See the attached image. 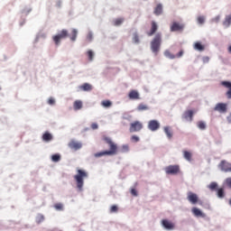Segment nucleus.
<instances>
[{
  "mask_svg": "<svg viewBox=\"0 0 231 231\" xmlns=\"http://www.w3.org/2000/svg\"><path fill=\"white\" fill-rule=\"evenodd\" d=\"M133 42L135 44H138L140 42V37L138 36V33H136V32L134 33Z\"/></svg>",
  "mask_w": 231,
  "mask_h": 231,
  "instance_id": "473e14b6",
  "label": "nucleus"
},
{
  "mask_svg": "<svg viewBox=\"0 0 231 231\" xmlns=\"http://www.w3.org/2000/svg\"><path fill=\"white\" fill-rule=\"evenodd\" d=\"M110 212H111V214H113V213H115V212H118V207L117 206H112L111 208H110Z\"/></svg>",
  "mask_w": 231,
  "mask_h": 231,
  "instance_id": "79ce46f5",
  "label": "nucleus"
},
{
  "mask_svg": "<svg viewBox=\"0 0 231 231\" xmlns=\"http://www.w3.org/2000/svg\"><path fill=\"white\" fill-rule=\"evenodd\" d=\"M120 152H129V145L124 144V145L121 147Z\"/></svg>",
  "mask_w": 231,
  "mask_h": 231,
  "instance_id": "e433bc0d",
  "label": "nucleus"
},
{
  "mask_svg": "<svg viewBox=\"0 0 231 231\" xmlns=\"http://www.w3.org/2000/svg\"><path fill=\"white\" fill-rule=\"evenodd\" d=\"M225 183H226V187H228L229 189H231V177L226 179Z\"/></svg>",
  "mask_w": 231,
  "mask_h": 231,
  "instance_id": "37998d69",
  "label": "nucleus"
},
{
  "mask_svg": "<svg viewBox=\"0 0 231 231\" xmlns=\"http://www.w3.org/2000/svg\"><path fill=\"white\" fill-rule=\"evenodd\" d=\"M42 140L43 142H51V140H53V134H51L50 132H45L42 134Z\"/></svg>",
  "mask_w": 231,
  "mask_h": 231,
  "instance_id": "aec40b11",
  "label": "nucleus"
},
{
  "mask_svg": "<svg viewBox=\"0 0 231 231\" xmlns=\"http://www.w3.org/2000/svg\"><path fill=\"white\" fill-rule=\"evenodd\" d=\"M209 60H210V58H208V57H204L203 58L204 62H208Z\"/></svg>",
  "mask_w": 231,
  "mask_h": 231,
  "instance_id": "603ef678",
  "label": "nucleus"
},
{
  "mask_svg": "<svg viewBox=\"0 0 231 231\" xmlns=\"http://www.w3.org/2000/svg\"><path fill=\"white\" fill-rule=\"evenodd\" d=\"M191 212L196 216V217H205L203 212L198 208H192Z\"/></svg>",
  "mask_w": 231,
  "mask_h": 231,
  "instance_id": "f3484780",
  "label": "nucleus"
},
{
  "mask_svg": "<svg viewBox=\"0 0 231 231\" xmlns=\"http://www.w3.org/2000/svg\"><path fill=\"white\" fill-rule=\"evenodd\" d=\"M69 32L68 30L63 29L60 33H58L57 35H54L52 37L53 42H55L56 46H59L60 44V41H62V39H66V37H68Z\"/></svg>",
  "mask_w": 231,
  "mask_h": 231,
  "instance_id": "20e7f679",
  "label": "nucleus"
},
{
  "mask_svg": "<svg viewBox=\"0 0 231 231\" xmlns=\"http://www.w3.org/2000/svg\"><path fill=\"white\" fill-rule=\"evenodd\" d=\"M162 46V33L158 32L151 42V50L154 55H158Z\"/></svg>",
  "mask_w": 231,
  "mask_h": 231,
  "instance_id": "f03ea898",
  "label": "nucleus"
},
{
  "mask_svg": "<svg viewBox=\"0 0 231 231\" xmlns=\"http://www.w3.org/2000/svg\"><path fill=\"white\" fill-rule=\"evenodd\" d=\"M176 57H178V59H180V57H183V51H180Z\"/></svg>",
  "mask_w": 231,
  "mask_h": 231,
  "instance_id": "3c124183",
  "label": "nucleus"
},
{
  "mask_svg": "<svg viewBox=\"0 0 231 231\" xmlns=\"http://www.w3.org/2000/svg\"><path fill=\"white\" fill-rule=\"evenodd\" d=\"M73 107H74L75 111H79V109H80L82 107V101L76 100L73 104Z\"/></svg>",
  "mask_w": 231,
  "mask_h": 231,
  "instance_id": "b1692460",
  "label": "nucleus"
},
{
  "mask_svg": "<svg viewBox=\"0 0 231 231\" xmlns=\"http://www.w3.org/2000/svg\"><path fill=\"white\" fill-rule=\"evenodd\" d=\"M162 226H164V228H166V230H174V225L172 224V222L167 219H163L162 221Z\"/></svg>",
  "mask_w": 231,
  "mask_h": 231,
  "instance_id": "2eb2a0df",
  "label": "nucleus"
},
{
  "mask_svg": "<svg viewBox=\"0 0 231 231\" xmlns=\"http://www.w3.org/2000/svg\"><path fill=\"white\" fill-rule=\"evenodd\" d=\"M183 154H184L185 160H187L188 162H191L192 161V153L190 152L184 151Z\"/></svg>",
  "mask_w": 231,
  "mask_h": 231,
  "instance_id": "bb28decb",
  "label": "nucleus"
},
{
  "mask_svg": "<svg viewBox=\"0 0 231 231\" xmlns=\"http://www.w3.org/2000/svg\"><path fill=\"white\" fill-rule=\"evenodd\" d=\"M86 178H88L86 171L80 169L77 170V174L74 175V180L79 192H82V189H84V180H86Z\"/></svg>",
  "mask_w": 231,
  "mask_h": 231,
  "instance_id": "f257e3e1",
  "label": "nucleus"
},
{
  "mask_svg": "<svg viewBox=\"0 0 231 231\" xmlns=\"http://www.w3.org/2000/svg\"><path fill=\"white\" fill-rule=\"evenodd\" d=\"M228 52L231 53V45L228 47Z\"/></svg>",
  "mask_w": 231,
  "mask_h": 231,
  "instance_id": "5fc2aeb1",
  "label": "nucleus"
},
{
  "mask_svg": "<svg viewBox=\"0 0 231 231\" xmlns=\"http://www.w3.org/2000/svg\"><path fill=\"white\" fill-rule=\"evenodd\" d=\"M95 158H100L102 156H107V151L99 152L94 154Z\"/></svg>",
  "mask_w": 231,
  "mask_h": 231,
  "instance_id": "7c9ffc66",
  "label": "nucleus"
},
{
  "mask_svg": "<svg viewBox=\"0 0 231 231\" xmlns=\"http://www.w3.org/2000/svg\"><path fill=\"white\" fill-rule=\"evenodd\" d=\"M131 194H132V196H135V197L138 196V192L134 189H131Z\"/></svg>",
  "mask_w": 231,
  "mask_h": 231,
  "instance_id": "09e8293b",
  "label": "nucleus"
},
{
  "mask_svg": "<svg viewBox=\"0 0 231 231\" xmlns=\"http://www.w3.org/2000/svg\"><path fill=\"white\" fill-rule=\"evenodd\" d=\"M132 141L133 142H140V137L136 136V135H133L132 136Z\"/></svg>",
  "mask_w": 231,
  "mask_h": 231,
  "instance_id": "49530a36",
  "label": "nucleus"
},
{
  "mask_svg": "<svg viewBox=\"0 0 231 231\" xmlns=\"http://www.w3.org/2000/svg\"><path fill=\"white\" fill-rule=\"evenodd\" d=\"M130 100H140V93L136 90H131L128 94Z\"/></svg>",
  "mask_w": 231,
  "mask_h": 231,
  "instance_id": "dca6fc26",
  "label": "nucleus"
},
{
  "mask_svg": "<svg viewBox=\"0 0 231 231\" xmlns=\"http://www.w3.org/2000/svg\"><path fill=\"white\" fill-rule=\"evenodd\" d=\"M142 129H143V124H142L140 121H134L130 124V133H140Z\"/></svg>",
  "mask_w": 231,
  "mask_h": 231,
  "instance_id": "39448f33",
  "label": "nucleus"
},
{
  "mask_svg": "<svg viewBox=\"0 0 231 231\" xmlns=\"http://www.w3.org/2000/svg\"><path fill=\"white\" fill-rule=\"evenodd\" d=\"M197 21L199 24H203L205 23V16H199Z\"/></svg>",
  "mask_w": 231,
  "mask_h": 231,
  "instance_id": "a19ab883",
  "label": "nucleus"
},
{
  "mask_svg": "<svg viewBox=\"0 0 231 231\" xmlns=\"http://www.w3.org/2000/svg\"><path fill=\"white\" fill-rule=\"evenodd\" d=\"M54 208L56 210H64V205H62V203H56Z\"/></svg>",
  "mask_w": 231,
  "mask_h": 231,
  "instance_id": "c9c22d12",
  "label": "nucleus"
},
{
  "mask_svg": "<svg viewBox=\"0 0 231 231\" xmlns=\"http://www.w3.org/2000/svg\"><path fill=\"white\" fill-rule=\"evenodd\" d=\"M185 28V24L178 23V22H173L170 27L171 32H183Z\"/></svg>",
  "mask_w": 231,
  "mask_h": 231,
  "instance_id": "6e6552de",
  "label": "nucleus"
},
{
  "mask_svg": "<svg viewBox=\"0 0 231 231\" xmlns=\"http://www.w3.org/2000/svg\"><path fill=\"white\" fill-rule=\"evenodd\" d=\"M124 18H116L114 20V26H120L124 23Z\"/></svg>",
  "mask_w": 231,
  "mask_h": 231,
  "instance_id": "c85d7f7f",
  "label": "nucleus"
},
{
  "mask_svg": "<svg viewBox=\"0 0 231 231\" xmlns=\"http://www.w3.org/2000/svg\"><path fill=\"white\" fill-rule=\"evenodd\" d=\"M192 116H194V112L192 110H188L183 115V118H185V120H189V122H192Z\"/></svg>",
  "mask_w": 231,
  "mask_h": 231,
  "instance_id": "6ab92c4d",
  "label": "nucleus"
},
{
  "mask_svg": "<svg viewBox=\"0 0 231 231\" xmlns=\"http://www.w3.org/2000/svg\"><path fill=\"white\" fill-rule=\"evenodd\" d=\"M215 111H218V113H226V104L218 103L215 106Z\"/></svg>",
  "mask_w": 231,
  "mask_h": 231,
  "instance_id": "4468645a",
  "label": "nucleus"
},
{
  "mask_svg": "<svg viewBox=\"0 0 231 231\" xmlns=\"http://www.w3.org/2000/svg\"><path fill=\"white\" fill-rule=\"evenodd\" d=\"M51 160H52V162H60V155L54 154V155L51 156Z\"/></svg>",
  "mask_w": 231,
  "mask_h": 231,
  "instance_id": "ea45409f",
  "label": "nucleus"
},
{
  "mask_svg": "<svg viewBox=\"0 0 231 231\" xmlns=\"http://www.w3.org/2000/svg\"><path fill=\"white\" fill-rule=\"evenodd\" d=\"M188 201H189V203L192 205H196L199 201V198L198 197V194L193 193L192 191H189Z\"/></svg>",
  "mask_w": 231,
  "mask_h": 231,
  "instance_id": "1a4fd4ad",
  "label": "nucleus"
},
{
  "mask_svg": "<svg viewBox=\"0 0 231 231\" xmlns=\"http://www.w3.org/2000/svg\"><path fill=\"white\" fill-rule=\"evenodd\" d=\"M91 129H93V130L98 129V125L97 123H93L91 125Z\"/></svg>",
  "mask_w": 231,
  "mask_h": 231,
  "instance_id": "de8ad7c7",
  "label": "nucleus"
},
{
  "mask_svg": "<svg viewBox=\"0 0 231 231\" xmlns=\"http://www.w3.org/2000/svg\"><path fill=\"white\" fill-rule=\"evenodd\" d=\"M148 129L152 132L158 131V129H160V122L156 120H150L148 122Z\"/></svg>",
  "mask_w": 231,
  "mask_h": 231,
  "instance_id": "9d476101",
  "label": "nucleus"
},
{
  "mask_svg": "<svg viewBox=\"0 0 231 231\" xmlns=\"http://www.w3.org/2000/svg\"><path fill=\"white\" fill-rule=\"evenodd\" d=\"M198 127H199V129H201L203 131V130L207 129V125L205 124V122L199 121L198 123Z\"/></svg>",
  "mask_w": 231,
  "mask_h": 231,
  "instance_id": "2f4dec72",
  "label": "nucleus"
},
{
  "mask_svg": "<svg viewBox=\"0 0 231 231\" xmlns=\"http://www.w3.org/2000/svg\"><path fill=\"white\" fill-rule=\"evenodd\" d=\"M103 140L107 143L109 147V151H106L107 156H115V154L118 153V145L111 140L109 137H103Z\"/></svg>",
  "mask_w": 231,
  "mask_h": 231,
  "instance_id": "7ed1b4c3",
  "label": "nucleus"
},
{
  "mask_svg": "<svg viewBox=\"0 0 231 231\" xmlns=\"http://www.w3.org/2000/svg\"><path fill=\"white\" fill-rule=\"evenodd\" d=\"M101 106H103V107H111V106H113V103H111L110 100H103L101 102Z\"/></svg>",
  "mask_w": 231,
  "mask_h": 231,
  "instance_id": "c756f323",
  "label": "nucleus"
},
{
  "mask_svg": "<svg viewBox=\"0 0 231 231\" xmlns=\"http://www.w3.org/2000/svg\"><path fill=\"white\" fill-rule=\"evenodd\" d=\"M166 174L176 175L180 172V165H170L165 168Z\"/></svg>",
  "mask_w": 231,
  "mask_h": 231,
  "instance_id": "0eeeda50",
  "label": "nucleus"
},
{
  "mask_svg": "<svg viewBox=\"0 0 231 231\" xmlns=\"http://www.w3.org/2000/svg\"><path fill=\"white\" fill-rule=\"evenodd\" d=\"M164 133L167 135V138H169V140H171L172 138V130H171V127L165 126Z\"/></svg>",
  "mask_w": 231,
  "mask_h": 231,
  "instance_id": "4be33fe9",
  "label": "nucleus"
},
{
  "mask_svg": "<svg viewBox=\"0 0 231 231\" xmlns=\"http://www.w3.org/2000/svg\"><path fill=\"white\" fill-rule=\"evenodd\" d=\"M149 109V106L145 105V104H139L137 106V111H148Z\"/></svg>",
  "mask_w": 231,
  "mask_h": 231,
  "instance_id": "393cba45",
  "label": "nucleus"
},
{
  "mask_svg": "<svg viewBox=\"0 0 231 231\" xmlns=\"http://www.w3.org/2000/svg\"><path fill=\"white\" fill-rule=\"evenodd\" d=\"M217 198H220L221 199H223V198H225V189L219 188L217 191Z\"/></svg>",
  "mask_w": 231,
  "mask_h": 231,
  "instance_id": "cd10ccee",
  "label": "nucleus"
},
{
  "mask_svg": "<svg viewBox=\"0 0 231 231\" xmlns=\"http://www.w3.org/2000/svg\"><path fill=\"white\" fill-rule=\"evenodd\" d=\"M228 123L231 124V114L229 115V116L227 117Z\"/></svg>",
  "mask_w": 231,
  "mask_h": 231,
  "instance_id": "864d4df0",
  "label": "nucleus"
},
{
  "mask_svg": "<svg viewBox=\"0 0 231 231\" xmlns=\"http://www.w3.org/2000/svg\"><path fill=\"white\" fill-rule=\"evenodd\" d=\"M79 89H81V91H91V89H93V86L89 83H84L79 87Z\"/></svg>",
  "mask_w": 231,
  "mask_h": 231,
  "instance_id": "412c9836",
  "label": "nucleus"
},
{
  "mask_svg": "<svg viewBox=\"0 0 231 231\" xmlns=\"http://www.w3.org/2000/svg\"><path fill=\"white\" fill-rule=\"evenodd\" d=\"M221 21V16L217 15L211 20L212 23H219Z\"/></svg>",
  "mask_w": 231,
  "mask_h": 231,
  "instance_id": "c03bdc74",
  "label": "nucleus"
},
{
  "mask_svg": "<svg viewBox=\"0 0 231 231\" xmlns=\"http://www.w3.org/2000/svg\"><path fill=\"white\" fill-rule=\"evenodd\" d=\"M48 104L50 106H54L55 105V99L53 97L49 98Z\"/></svg>",
  "mask_w": 231,
  "mask_h": 231,
  "instance_id": "a18cd8bd",
  "label": "nucleus"
},
{
  "mask_svg": "<svg viewBox=\"0 0 231 231\" xmlns=\"http://www.w3.org/2000/svg\"><path fill=\"white\" fill-rule=\"evenodd\" d=\"M221 86L226 88L228 90L226 93V97L230 99L231 98V82L230 81H222Z\"/></svg>",
  "mask_w": 231,
  "mask_h": 231,
  "instance_id": "ddd939ff",
  "label": "nucleus"
},
{
  "mask_svg": "<svg viewBox=\"0 0 231 231\" xmlns=\"http://www.w3.org/2000/svg\"><path fill=\"white\" fill-rule=\"evenodd\" d=\"M218 169L223 172H231V163L226 161H221L218 164Z\"/></svg>",
  "mask_w": 231,
  "mask_h": 231,
  "instance_id": "423d86ee",
  "label": "nucleus"
},
{
  "mask_svg": "<svg viewBox=\"0 0 231 231\" xmlns=\"http://www.w3.org/2000/svg\"><path fill=\"white\" fill-rule=\"evenodd\" d=\"M155 15H162L163 14V5L162 4H158L153 11Z\"/></svg>",
  "mask_w": 231,
  "mask_h": 231,
  "instance_id": "a211bd4d",
  "label": "nucleus"
},
{
  "mask_svg": "<svg viewBox=\"0 0 231 231\" xmlns=\"http://www.w3.org/2000/svg\"><path fill=\"white\" fill-rule=\"evenodd\" d=\"M79 33V31H77V29H73L71 35H70V41H72V42H75V41H77V35Z\"/></svg>",
  "mask_w": 231,
  "mask_h": 231,
  "instance_id": "a878e982",
  "label": "nucleus"
},
{
  "mask_svg": "<svg viewBox=\"0 0 231 231\" xmlns=\"http://www.w3.org/2000/svg\"><path fill=\"white\" fill-rule=\"evenodd\" d=\"M164 55H165V57H168V59H176V56H174V54L171 53L170 51H165Z\"/></svg>",
  "mask_w": 231,
  "mask_h": 231,
  "instance_id": "72a5a7b5",
  "label": "nucleus"
},
{
  "mask_svg": "<svg viewBox=\"0 0 231 231\" xmlns=\"http://www.w3.org/2000/svg\"><path fill=\"white\" fill-rule=\"evenodd\" d=\"M158 32V23H156V22L152 21L151 23V29L150 31H148L146 32V35H148V37H152V35Z\"/></svg>",
  "mask_w": 231,
  "mask_h": 231,
  "instance_id": "9b49d317",
  "label": "nucleus"
},
{
  "mask_svg": "<svg viewBox=\"0 0 231 231\" xmlns=\"http://www.w3.org/2000/svg\"><path fill=\"white\" fill-rule=\"evenodd\" d=\"M42 221H44V215H38L37 217H36V223H38V225L39 224H41V223H42Z\"/></svg>",
  "mask_w": 231,
  "mask_h": 231,
  "instance_id": "f704fd0d",
  "label": "nucleus"
},
{
  "mask_svg": "<svg viewBox=\"0 0 231 231\" xmlns=\"http://www.w3.org/2000/svg\"><path fill=\"white\" fill-rule=\"evenodd\" d=\"M69 147L73 151H79V149H82V143L77 141H70L69 143Z\"/></svg>",
  "mask_w": 231,
  "mask_h": 231,
  "instance_id": "f8f14e48",
  "label": "nucleus"
},
{
  "mask_svg": "<svg viewBox=\"0 0 231 231\" xmlns=\"http://www.w3.org/2000/svg\"><path fill=\"white\" fill-rule=\"evenodd\" d=\"M87 55L88 57V60H93V57H95V53L93 52V51H87Z\"/></svg>",
  "mask_w": 231,
  "mask_h": 231,
  "instance_id": "58836bf2",
  "label": "nucleus"
},
{
  "mask_svg": "<svg viewBox=\"0 0 231 231\" xmlns=\"http://www.w3.org/2000/svg\"><path fill=\"white\" fill-rule=\"evenodd\" d=\"M87 38H88V41H93V33L92 32H88Z\"/></svg>",
  "mask_w": 231,
  "mask_h": 231,
  "instance_id": "8fccbe9b",
  "label": "nucleus"
},
{
  "mask_svg": "<svg viewBox=\"0 0 231 231\" xmlns=\"http://www.w3.org/2000/svg\"><path fill=\"white\" fill-rule=\"evenodd\" d=\"M208 189L210 190H216L217 189V182H211L208 186Z\"/></svg>",
  "mask_w": 231,
  "mask_h": 231,
  "instance_id": "4c0bfd02",
  "label": "nucleus"
},
{
  "mask_svg": "<svg viewBox=\"0 0 231 231\" xmlns=\"http://www.w3.org/2000/svg\"><path fill=\"white\" fill-rule=\"evenodd\" d=\"M194 49L197 50L198 51H203L205 50V46H203L201 42H196L194 44Z\"/></svg>",
  "mask_w": 231,
  "mask_h": 231,
  "instance_id": "5701e85b",
  "label": "nucleus"
}]
</instances>
